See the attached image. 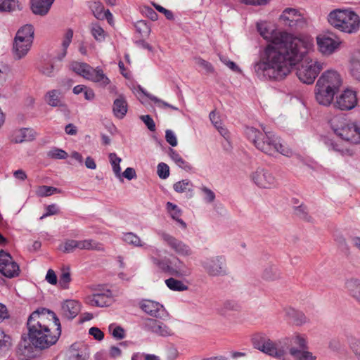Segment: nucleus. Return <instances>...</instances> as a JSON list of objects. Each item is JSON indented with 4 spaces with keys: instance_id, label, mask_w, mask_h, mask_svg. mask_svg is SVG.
I'll use <instances>...</instances> for the list:
<instances>
[{
    "instance_id": "052dcab7",
    "label": "nucleus",
    "mask_w": 360,
    "mask_h": 360,
    "mask_svg": "<svg viewBox=\"0 0 360 360\" xmlns=\"http://www.w3.org/2000/svg\"><path fill=\"white\" fill-rule=\"evenodd\" d=\"M200 189H201V191L205 195L204 200L206 202L211 203L214 200L215 194L211 189H210L205 186H202Z\"/></svg>"
},
{
    "instance_id": "f3484780",
    "label": "nucleus",
    "mask_w": 360,
    "mask_h": 360,
    "mask_svg": "<svg viewBox=\"0 0 360 360\" xmlns=\"http://www.w3.org/2000/svg\"><path fill=\"white\" fill-rule=\"evenodd\" d=\"M97 248L96 243L92 240H67L63 244L60 245L59 249L63 252L70 253L76 249L91 250Z\"/></svg>"
},
{
    "instance_id": "f8f14e48",
    "label": "nucleus",
    "mask_w": 360,
    "mask_h": 360,
    "mask_svg": "<svg viewBox=\"0 0 360 360\" xmlns=\"http://www.w3.org/2000/svg\"><path fill=\"white\" fill-rule=\"evenodd\" d=\"M0 273L9 278L18 276L20 273L18 264L13 260L10 254L3 250L0 251Z\"/></svg>"
},
{
    "instance_id": "4d7b16f0",
    "label": "nucleus",
    "mask_w": 360,
    "mask_h": 360,
    "mask_svg": "<svg viewBox=\"0 0 360 360\" xmlns=\"http://www.w3.org/2000/svg\"><path fill=\"white\" fill-rule=\"evenodd\" d=\"M195 63L199 65L200 68H202L203 70H205L207 72H213L214 69L211 63L206 61L205 60L200 58L196 57L195 58Z\"/></svg>"
},
{
    "instance_id": "c9c22d12",
    "label": "nucleus",
    "mask_w": 360,
    "mask_h": 360,
    "mask_svg": "<svg viewBox=\"0 0 360 360\" xmlns=\"http://www.w3.org/2000/svg\"><path fill=\"white\" fill-rule=\"evenodd\" d=\"M167 209L169 212L172 218L176 220L183 229H186V224L180 218L181 214V210L176 205L170 202L167 203Z\"/></svg>"
},
{
    "instance_id": "2eb2a0df",
    "label": "nucleus",
    "mask_w": 360,
    "mask_h": 360,
    "mask_svg": "<svg viewBox=\"0 0 360 360\" xmlns=\"http://www.w3.org/2000/svg\"><path fill=\"white\" fill-rule=\"evenodd\" d=\"M141 328L159 336L167 337L173 334L172 330L162 322L156 319L146 318L143 319Z\"/></svg>"
},
{
    "instance_id": "cd10ccee",
    "label": "nucleus",
    "mask_w": 360,
    "mask_h": 360,
    "mask_svg": "<svg viewBox=\"0 0 360 360\" xmlns=\"http://www.w3.org/2000/svg\"><path fill=\"white\" fill-rule=\"evenodd\" d=\"M89 357L88 349L84 345L73 344L69 350V360H87Z\"/></svg>"
},
{
    "instance_id": "7ed1b4c3",
    "label": "nucleus",
    "mask_w": 360,
    "mask_h": 360,
    "mask_svg": "<svg viewBox=\"0 0 360 360\" xmlns=\"http://www.w3.org/2000/svg\"><path fill=\"white\" fill-rule=\"evenodd\" d=\"M262 130L263 131H260L253 127H247L245 133L254 146L264 153L269 155H274L276 153L289 155L290 149L282 144L278 136L273 131H266L264 128H262Z\"/></svg>"
},
{
    "instance_id": "0e129e2a",
    "label": "nucleus",
    "mask_w": 360,
    "mask_h": 360,
    "mask_svg": "<svg viewBox=\"0 0 360 360\" xmlns=\"http://www.w3.org/2000/svg\"><path fill=\"white\" fill-rule=\"evenodd\" d=\"M11 338L0 330V350L7 348L10 345Z\"/></svg>"
},
{
    "instance_id": "6ab92c4d",
    "label": "nucleus",
    "mask_w": 360,
    "mask_h": 360,
    "mask_svg": "<svg viewBox=\"0 0 360 360\" xmlns=\"http://www.w3.org/2000/svg\"><path fill=\"white\" fill-rule=\"evenodd\" d=\"M141 308L146 314L155 318H162L165 314L163 305L149 300H144L141 305Z\"/></svg>"
},
{
    "instance_id": "ea45409f",
    "label": "nucleus",
    "mask_w": 360,
    "mask_h": 360,
    "mask_svg": "<svg viewBox=\"0 0 360 360\" xmlns=\"http://www.w3.org/2000/svg\"><path fill=\"white\" fill-rule=\"evenodd\" d=\"M150 259L153 264L158 267L162 271L170 274L171 266L169 265V260L167 259H158V257L150 255Z\"/></svg>"
},
{
    "instance_id": "4c0bfd02",
    "label": "nucleus",
    "mask_w": 360,
    "mask_h": 360,
    "mask_svg": "<svg viewBox=\"0 0 360 360\" xmlns=\"http://www.w3.org/2000/svg\"><path fill=\"white\" fill-rule=\"evenodd\" d=\"M169 155L179 167L187 171L191 169L192 167L191 166V165L188 162L184 160L181 158V156L174 149L169 148Z\"/></svg>"
},
{
    "instance_id": "393cba45",
    "label": "nucleus",
    "mask_w": 360,
    "mask_h": 360,
    "mask_svg": "<svg viewBox=\"0 0 360 360\" xmlns=\"http://www.w3.org/2000/svg\"><path fill=\"white\" fill-rule=\"evenodd\" d=\"M62 313L68 319L75 318L80 311V304L75 300H67L62 304Z\"/></svg>"
},
{
    "instance_id": "774afa93",
    "label": "nucleus",
    "mask_w": 360,
    "mask_h": 360,
    "mask_svg": "<svg viewBox=\"0 0 360 360\" xmlns=\"http://www.w3.org/2000/svg\"><path fill=\"white\" fill-rule=\"evenodd\" d=\"M122 176L128 180H131L136 177L135 169L132 167H127L123 173H121Z\"/></svg>"
},
{
    "instance_id": "5701e85b",
    "label": "nucleus",
    "mask_w": 360,
    "mask_h": 360,
    "mask_svg": "<svg viewBox=\"0 0 360 360\" xmlns=\"http://www.w3.org/2000/svg\"><path fill=\"white\" fill-rule=\"evenodd\" d=\"M44 101L51 107H64L65 105L60 91L57 89L47 91L44 96Z\"/></svg>"
},
{
    "instance_id": "39448f33",
    "label": "nucleus",
    "mask_w": 360,
    "mask_h": 360,
    "mask_svg": "<svg viewBox=\"0 0 360 360\" xmlns=\"http://www.w3.org/2000/svg\"><path fill=\"white\" fill-rule=\"evenodd\" d=\"M328 21L334 27L346 33L356 32L360 26L359 15L351 10H336L330 13Z\"/></svg>"
},
{
    "instance_id": "338daca9",
    "label": "nucleus",
    "mask_w": 360,
    "mask_h": 360,
    "mask_svg": "<svg viewBox=\"0 0 360 360\" xmlns=\"http://www.w3.org/2000/svg\"><path fill=\"white\" fill-rule=\"evenodd\" d=\"M89 334L98 340H101L104 338L103 333L99 328L96 327H92L89 329Z\"/></svg>"
},
{
    "instance_id": "ddd939ff",
    "label": "nucleus",
    "mask_w": 360,
    "mask_h": 360,
    "mask_svg": "<svg viewBox=\"0 0 360 360\" xmlns=\"http://www.w3.org/2000/svg\"><path fill=\"white\" fill-rule=\"evenodd\" d=\"M257 348L264 353L282 360H289L288 354L283 346L279 344L274 343L269 339L264 340L258 343Z\"/></svg>"
},
{
    "instance_id": "72a5a7b5",
    "label": "nucleus",
    "mask_w": 360,
    "mask_h": 360,
    "mask_svg": "<svg viewBox=\"0 0 360 360\" xmlns=\"http://www.w3.org/2000/svg\"><path fill=\"white\" fill-rule=\"evenodd\" d=\"M289 354L295 360H316V356L309 351L301 350L295 348V347H290L289 349Z\"/></svg>"
},
{
    "instance_id": "e2e57ef3",
    "label": "nucleus",
    "mask_w": 360,
    "mask_h": 360,
    "mask_svg": "<svg viewBox=\"0 0 360 360\" xmlns=\"http://www.w3.org/2000/svg\"><path fill=\"white\" fill-rule=\"evenodd\" d=\"M165 139L168 143L174 147L177 146V139L175 134L170 129L165 131Z\"/></svg>"
},
{
    "instance_id": "b1692460",
    "label": "nucleus",
    "mask_w": 360,
    "mask_h": 360,
    "mask_svg": "<svg viewBox=\"0 0 360 360\" xmlns=\"http://www.w3.org/2000/svg\"><path fill=\"white\" fill-rule=\"evenodd\" d=\"M35 138L34 130L28 128H22L13 131L11 141L18 143L24 141H30Z\"/></svg>"
},
{
    "instance_id": "69168bd1",
    "label": "nucleus",
    "mask_w": 360,
    "mask_h": 360,
    "mask_svg": "<svg viewBox=\"0 0 360 360\" xmlns=\"http://www.w3.org/2000/svg\"><path fill=\"white\" fill-rule=\"evenodd\" d=\"M140 118L150 131H154L155 130V122L150 115H141Z\"/></svg>"
},
{
    "instance_id": "49530a36",
    "label": "nucleus",
    "mask_w": 360,
    "mask_h": 360,
    "mask_svg": "<svg viewBox=\"0 0 360 360\" xmlns=\"http://www.w3.org/2000/svg\"><path fill=\"white\" fill-rule=\"evenodd\" d=\"M140 90L142 91L143 94H144L148 98H150L151 101H154L159 108H169L174 110H179V108L177 107H175L172 105L169 104L168 103L162 101L155 96H153L150 94L146 93L142 88L139 87Z\"/></svg>"
},
{
    "instance_id": "a211bd4d",
    "label": "nucleus",
    "mask_w": 360,
    "mask_h": 360,
    "mask_svg": "<svg viewBox=\"0 0 360 360\" xmlns=\"http://www.w3.org/2000/svg\"><path fill=\"white\" fill-rule=\"evenodd\" d=\"M319 51L324 55L332 54L338 47L340 43L327 36H320L316 38Z\"/></svg>"
},
{
    "instance_id": "58836bf2",
    "label": "nucleus",
    "mask_w": 360,
    "mask_h": 360,
    "mask_svg": "<svg viewBox=\"0 0 360 360\" xmlns=\"http://www.w3.org/2000/svg\"><path fill=\"white\" fill-rule=\"evenodd\" d=\"M108 158L115 176L121 179L122 174L120 162H122V159L119 158L115 153H110Z\"/></svg>"
},
{
    "instance_id": "6e6d98bb",
    "label": "nucleus",
    "mask_w": 360,
    "mask_h": 360,
    "mask_svg": "<svg viewBox=\"0 0 360 360\" xmlns=\"http://www.w3.org/2000/svg\"><path fill=\"white\" fill-rule=\"evenodd\" d=\"M349 342L351 349L353 351L357 359L360 360V340L355 338H351Z\"/></svg>"
},
{
    "instance_id": "bb28decb",
    "label": "nucleus",
    "mask_w": 360,
    "mask_h": 360,
    "mask_svg": "<svg viewBox=\"0 0 360 360\" xmlns=\"http://www.w3.org/2000/svg\"><path fill=\"white\" fill-rule=\"evenodd\" d=\"M54 0H31V8L36 15H45L49 11Z\"/></svg>"
},
{
    "instance_id": "79ce46f5",
    "label": "nucleus",
    "mask_w": 360,
    "mask_h": 360,
    "mask_svg": "<svg viewBox=\"0 0 360 360\" xmlns=\"http://www.w3.org/2000/svg\"><path fill=\"white\" fill-rule=\"evenodd\" d=\"M38 70L46 77H51L54 75V64L51 61L41 62L38 66Z\"/></svg>"
},
{
    "instance_id": "5fc2aeb1",
    "label": "nucleus",
    "mask_w": 360,
    "mask_h": 360,
    "mask_svg": "<svg viewBox=\"0 0 360 360\" xmlns=\"http://www.w3.org/2000/svg\"><path fill=\"white\" fill-rule=\"evenodd\" d=\"M157 172L160 179H165L169 175V167L164 162L159 163Z\"/></svg>"
},
{
    "instance_id": "09e8293b",
    "label": "nucleus",
    "mask_w": 360,
    "mask_h": 360,
    "mask_svg": "<svg viewBox=\"0 0 360 360\" xmlns=\"http://www.w3.org/2000/svg\"><path fill=\"white\" fill-rule=\"evenodd\" d=\"M109 331L117 340H122L125 337L124 330L119 326H116L115 324H110L109 326Z\"/></svg>"
},
{
    "instance_id": "9b49d317",
    "label": "nucleus",
    "mask_w": 360,
    "mask_h": 360,
    "mask_svg": "<svg viewBox=\"0 0 360 360\" xmlns=\"http://www.w3.org/2000/svg\"><path fill=\"white\" fill-rule=\"evenodd\" d=\"M358 100L356 91L346 89L333 101V107L340 110H350L356 107Z\"/></svg>"
},
{
    "instance_id": "423d86ee",
    "label": "nucleus",
    "mask_w": 360,
    "mask_h": 360,
    "mask_svg": "<svg viewBox=\"0 0 360 360\" xmlns=\"http://www.w3.org/2000/svg\"><path fill=\"white\" fill-rule=\"evenodd\" d=\"M334 133L342 140L353 143H360L359 124L346 121L342 117H334L330 120Z\"/></svg>"
},
{
    "instance_id": "9d476101",
    "label": "nucleus",
    "mask_w": 360,
    "mask_h": 360,
    "mask_svg": "<svg viewBox=\"0 0 360 360\" xmlns=\"http://www.w3.org/2000/svg\"><path fill=\"white\" fill-rule=\"evenodd\" d=\"M251 180L260 188L271 189L277 185V181L274 174L268 169L258 167L250 175Z\"/></svg>"
},
{
    "instance_id": "412c9836",
    "label": "nucleus",
    "mask_w": 360,
    "mask_h": 360,
    "mask_svg": "<svg viewBox=\"0 0 360 360\" xmlns=\"http://www.w3.org/2000/svg\"><path fill=\"white\" fill-rule=\"evenodd\" d=\"M281 19L284 22L285 25L295 27L298 25L302 20V18L298 11L295 8H287L281 15Z\"/></svg>"
},
{
    "instance_id": "c756f323",
    "label": "nucleus",
    "mask_w": 360,
    "mask_h": 360,
    "mask_svg": "<svg viewBox=\"0 0 360 360\" xmlns=\"http://www.w3.org/2000/svg\"><path fill=\"white\" fill-rule=\"evenodd\" d=\"M112 112L114 115L122 119L127 112V103L124 97L122 95L119 96L113 102Z\"/></svg>"
},
{
    "instance_id": "a19ab883",
    "label": "nucleus",
    "mask_w": 360,
    "mask_h": 360,
    "mask_svg": "<svg viewBox=\"0 0 360 360\" xmlns=\"http://www.w3.org/2000/svg\"><path fill=\"white\" fill-rule=\"evenodd\" d=\"M165 284L168 288L174 291H185L188 288V287L181 281L177 280L174 278L166 279Z\"/></svg>"
},
{
    "instance_id": "4be33fe9",
    "label": "nucleus",
    "mask_w": 360,
    "mask_h": 360,
    "mask_svg": "<svg viewBox=\"0 0 360 360\" xmlns=\"http://www.w3.org/2000/svg\"><path fill=\"white\" fill-rule=\"evenodd\" d=\"M32 44V43L30 41L25 42L21 39L15 38L13 46L14 58L16 60H20L24 58L29 52Z\"/></svg>"
},
{
    "instance_id": "8fccbe9b",
    "label": "nucleus",
    "mask_w": 360,
    "mask_h": 360,
    "mask_svg": "<svg viewBox=\"0 0 360 360\" xmlns=\"http://www.w3.org/2000/svg\"><path fill=\"white\" fill-rule=\"evenodd\" d=\"M295 214L300 219L307 221H311V217L308 214L306 206L301 205L295 209Z\"/></svg>"
},
{
    "instance_id": "f704fd0d",
    "label": "nucleus",
    "mask_w": 360,
    "mask_h": 360,
    "mask_svg": "<svg viewBox=\"0 0 360 360\" xmlns=\"http://www.w3.org/2000/svg\"><path fill=\"white\" fill-rule=\"evenodd\" d=\"M73 37V31L72 29H68L66 30V32L64 34L62 44H61V51L60 53L58 55V59L62 60L63 59L66 54H67V49L68 46H70L72 39Z\"/></svg>"
},
{
    "instance_id": "dca6fc26",
    "label": "nucleus",
    "mask_w": 360,
    "mask_h": 360,
    "mask_svg": "<svg viewBox=\"0 0 360 360\" xmlns=\"http://www.w3.org/2000/svg\"><path fill=\"white\" fill-rule=\"evenodd\" d=\"M85 300L86 304L92 307H108L112 303V292L110 290L104 289L87 296Z\"/></svg>"
},
{
    "instance_id": "c03bdc74",
    "label": "nucleus",
    "mask_w": 360,
    "mask_h": 360,
    "mask_svg": "<svg viewBox=\"0 0 360 360\" xmlns=\"http://www.w3.org/2000/svg\"><path fill=\"white\" fill-rule=\"evenodd\" d=\"M61 190L52 186H41L36 191V193L39 197L50 196L53 193H60Z\"/></svg>"
},
{
    "instance_id": "a878e982",
    "label": "nucleus",
    "mask_w": 360,
    "mask_h": 360,
    "mask_svg": "<svg viewBox=\"0 0 360 360\" xmlns=\"http://www.w3.org/2000/svg\"><path fill=\"white\" fill-rule=\"evenodd\" d=\"M192 270L182 260L176 259L174 266H171L170 274L177 278H186L191 274Z\"/></svg>"
},
{
    "instance_id": "a18cd8bd",
    "label": "nucleus",
    "mask_w": 360,
    "mask_h": 360,
    "mask_svg": "<svg viewBox=\"0 0 360 360\" xmlns=\"http://www.w3.org/2000/svg\"><path fill=\"white\" fill-rule=\"evenodd\" d=\"M174 190L177 193H183L186 191H193V184L191 181L188 179H184L175 183L173 186Z\"/></svg>"
},
{
    "instance_id": "37998d69",
    "label": "nucleus",
    "mask_w": 360,
    "mask_h": 360,
    "mask_svg": "<svg viewBox=\"0 0 360 360\" xmlns=\"http://www.w3.org/2000/svg\"><path fill=\"white\" fill-rule=\"evenodd\" d=\"M91 34L98 42H102L105 39L106 33L98 24H92L91 26Z\"/></svg>"
},
{
    "instance_id": "f03ea898",
    "label": "nucleus",
    "mask_w": 360,
    "mask_h": 360,
    "mask_svg": "<svg viewBox=\"0 0 360 360\" xmlns=\"http://www.w3.org/2000/svg\"><path fill=\"white\" fill-rule=\"evenodd\" d=\"M27 326L30 342L41 349L54 345L61 334L59 319L53 311L46 308L32 312L28 318Z\"/></svg>"
},
{
    "instance_id": "f257e3e1",
    "label": "nucleus",
    "mask_w": 360,
    "mask_h": 360,
    "mask_svg": "<svg viewBox=\"0 0 360 360\" xmlns=\"http://www.w3.org/2000/svg\"><path fill=\"white\" fill-rule=\"evenodd\" d=\"M257 30L264 39L271 42L253 67L260 79H283L314 46L310 37H296L284 32L270 31L259 24Z\"/></svg>"
},
{
    "instance_id": "680f3d73",
    "label": "nucleus",
    "mask_w": 360,
    "mask_h": 360,
    "mask_svg": "<svg viewBox=\"0 0 360 360\" xmlns=\"http://www.w3.org/2000/svg\"><path fill=\"white\" fill-rule=\"evenodd\" d=\"M136 28L137 31L141 34H148L150 31V27L144 20L137 22V23L136 24Z\"/></svg>"
},
{
    "instance_id": "c85d7f7f",
    "label": "nucleus",
    "mask_w": 360,
    "mask_h": 360,
    "mask_svg": "<svg viewBox=\"0 0 360 360\" xmlns=\"http://www.w3.org/2000/svg\"><path fill=\"white\" fill-rule=\"evenodd\" d=\"M34 348L30 342L23 340L20 342L18 348V354L22 360H29L35 356Z\"/></svg>"
},
{
    "instance_id": "bf43d9fd",
    "label": "nucleus",
    "mask_w": 360,
    "mask_h": 360,
    "mask_svg": "<svg viewBox=\"0 0 360 360\" xmlns=\"http://www.w3.org/2000/svg\"><path fill=\"white\" fill-rule=\"evenodd\" d=\"M59 213V209L57 205L51 204L46 207V212L40 217L43 219L49 216L55 215Z\"/></svg>"
},
{
    "instance_id": "20e7f679",
    "label": "nucleus",
    "mask_w": 360,
    "mask_h": 360,
    "mask_svg": "<svg viewBox=\"0 0 360 360\" xmlns=\"http://www.w3.org/2000/svg\"><path fill=\"white\" fill-rule=\"evenodd\" d=\"M342 84V77L336 70L325 71L316 84L314 90L316 101L320 105H330L334 101V96L339 91Z\"/></svg>"
},
{
    "instance_id": "13d9d810",
    "label": "nucleus",
    "mask_w": 360,
    "mask_h": 360,
    "mask_svg": "<svg viewBox=\"0 0 360 360\" xmlns=\"http://www.w3.org/2000/svg\"><path fill=\"white\" fill-rule=\"evenodd\" d=\"M293 321L297 326H302L308 321L307 317L301 311L294 313Z\"/></svg>"
},
{
    "instance_id": "de8ad7c7",
    "label": "nucleus",
    "mask_w": 360,
    "mask_h": 360,
    "mask_svg": "<svg viewBox=\"0 0 360 360\" xmlns=\"http://www.w3.org/2000/svg\"><path fill=\"white\" fill-rule=\"evenodd\" d=\"M281 273L278 269L274 266L266 268L263 273V278L266 280H275L280 277Z\"/></svg>"
},
{
    "instance_id": "603ef678",
    "label": "nucleus",
    "mask_w": 360,
    "mask_h": 360,
    "mask_svg": "<svg viewBox=\"0 0 360 360\" xmlns=\"http://www.w3.org/2000/svg\"><path fill=\"white\" fill-rule=\"evenodd\" d=\"M71 281L70 274L68 269H63L59 279V285L61 288L66 289Z\"/></svg>"
},
{
    "instance_id": "473e14b6",
    "label": "nucleus",
    "mask_w": 360,
    "mask_h": 360,
    "mask_svg": "<svg viewBox=\"0 0 360 360\" xmlns=\"http://www.w3.org/2000/svg\"><path fill=\"white\" fill-rule=\"evenodd\" d=\"M34 27L32 25H25L22 26L17 32L15 39H21L25 42H33Z\"/></svg>"
},
{
    "instance_id": "e433bc0d",
    "label": "nucleus",
    "mask_w": 360,
    "mask_h": 360,
    "mask_svg": "<svg viewBox=\"0 0 360 360\" xmlns=\"http://www.w3.org/2000/svg\"><path fill=\"white\" fill-rule=\"evenodd\" d=\"M22 8L17 0H0V12H13Z\"/></svg>"
},
{
    "instance_id": "aec40b11",
    "label": "nucleus",
    "mask_w": 360,
    "mask_h": 360,
    "mask_svg": "<svg viewBox=\"0 0 360 360\" xmlns=\"http://www.w3.org/2000/svg\"><path fill=\"white\" fill-rule=\"evenodd\" d=\"M122 238L126 243L134 247L142 248L146 250L150 249L152 252H156L157 254L160 252V250L156 248L151 249L150 245L143 242L141 238L134 233H124Z\"/></svg>"
},
{
    "instance_id": "3c124183",
    "label": "nucleus",
    "mask_w": 360,
    "mask_h": 360,
    "mask_svg": "<svg viewBox=\"0 0 360 360\" xmlns=\"http://www.w3.org/2000/svg\"><path fill=\"white\" fill-rule=\"evenodd\" d=\"M91 8L94 13V16L97 19H103L105 11L104 6L100 2H94L91 4Z\"/></svg>"
},
{
    "instance_id": "2f4dec72",
    "label": "nucleus",
    "mask_w": 360,
    "mask_h": 360,
    "mask_svg": "<svg viewBox=\"0 0 360 360\" xmlns=\"http://www.w3.org/2000/svg\"><path fill=\"white\" fill-rule=\"evenodd\" d=\"M345 288L349 294L360 302V280L357 278H350L345 282Z\"/></svg>"
},
{
    "instance_id": "864d4df0",
    "label": "nucleus",
    "mask_w": 360,
    "mask_h": 360,
    "mask_svg": "<svg viewBox=\"0 0 360 360\" xmlns=\"http://www.w3.org/2000/svg\"><path fill=\"white\" fill-rule=\"evenodd\" d=\"M48 156L53 159L64 160L68 157V153L60 148H53L48 153Z\"/></svg>"
},
{
    "instance_id": "6e6552de",
    "label": "nucleus",
    "mask_w": 360,
    "mask_h": 360,
    "mask_svg": "<svg viewBox=\"0 0 360 360\" xmlns=\"http://www.w3.org/2000/svg\"><path fill=\"white\" fill-rule=\"evenodd\" d=\"M326 67L323 61L305 60L297 70V76L303 83L313 84L319 72Z\"/></svg>"
},
{
    "instance_id": "0eeeda50",
    "label": "nucleus",
    "mask_w": 360,
    "mask_h": 360,
    "mask_svg": "<svg viewBox=\"0 0 360 360\" xmlns=\"http://www.w3.org/2000/svg\"><path fill=\"white\" fill-rule=\"evenodd\" d=\"M70 69L84 79L98 84L101 87H105L110 82L102 69L98 67L94 68L86 63L73 61L70 65Z\"/></svg>"
},
{
    "instance_id": "7c9ffc66",
    "label": "nucleus",
    "mask_w": 360,
    "mask_h": 360,
    "mask_svg": "<svg viewBox=\"0 0 360 360\" xmlns=\"http://www.w3.org/2000/svg\"><path fill=\"white\" fill-rule=\"evenodd\" d=\"M289 343L291 347H295L298 349L306 350L307 349V340L303 335L295 334L291 338L284 339L283 344L285 345Z\"/></svg>"
},
{
    "instance_id": "4468645a",
    "label": "nucleus",
    "mask_w": 360,
    "mask_h": 360,
    "mask_svg": "<svg viewBox=\"0 0 360 360\" xmlns=\"http://www.w3.org/2000/svg\"><path fill=\"white\" fill-rule=\"evenodd\" d=\"M160 236L163 241L177 255L183 257H189L193 255V252L191 247L183 241L166 233H162Z\"/></svg>"
},
{
    "instance_id": "1a4fd4ad",
    "label": "nucleus",
    "mask_w": 360,
    "mask_h": 360,
    "mask_svg": "<svg viewBox=\"0 0 360 360\" xmlns=\"http://www.w3.org/2000/svg\"><path fill=\"white\" fill-rule=\"evenodd\" d=\"M200 264L209 276L219 277L228 274L226 262L224 256L216 255L206 257L200 262Z\"/></svg>"
}]
</instances>
